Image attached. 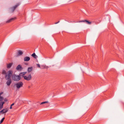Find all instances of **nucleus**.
I'll list each match as a JSON object with an SVG mask.
<instances>
[{"instance_id":"26","label":"nucleus","mask_w":124,"mask_h":124,"mask_svg":"<svg viewBox=\"0 0 124 124\" xmlns=\"http://www.w3.org/2000/svg\"><path fill=\"white\" fill-rule=\"evenodd\" d=\"M12 106H10V109H12Z\"/></svg>"},{"instance_id":"4","label":"nucleus","mask_w":124,"mask_h":124,"mask_svg":"<svg viewBox=\"0 0 124 124\" xmlns=\"http://www.w3.org/2000/svg\"><path fill=\"white\" fill-rule=\"evenodd\" d=\"M20 5V3H17L14 6L11 8L10 9V13L13 12L15 9Z\"/></svg>"},{"instance_id":"7","label":"nucleus","mask_w":124,"mask_h":124,"mask_svg":"<svg viewBox=\"0 0 124 124\" xmlns=\"http://www.w3.org/2000/svg\"><path fill=\"white\" fill-rule=\"evenodd\" d=\"M16 18L15 17L11 18L9 19L8 20H7V21H6V23H10V22L12 21H13L15 20H16Z\"/></svg>"},{"instance_id":"2","label":"nucleus","mask_w":124,"mask_h":124,"mask_svg":"<svg viewBox=\"0 0 124 124\" xmlns=\"http://www.w3.org/2000/svg\"><path fill=\"white\" fill-rule=\"evenodd\" d=\"M12 79L15 81H17L20 80L21 78V77L20 76H16L15 75H13L12 76Z\"/></svg>"},{"instance_id":"25","label":"nucleus","mask_w":124,"mask_h":124,"mask_svg":"<svg viewBox=\"0 0 124 124\" xmlns=\"http://www.w3.org/2000/svg\"><path fill=\"white\" fill-rule=\"evenodd\" d=\"M14 103H13L12 104H11V106H13L14 105Z\"/></svg>"},{"instance_id":"3","label":"nucleus","mask_w":124,"mask_h":124,"mask_svg":"<svg viewBox=\"0 0 124 124\" xmlns=\"http://www.w3.org/2000/svg\"><path fill=\"white\" fill-rule=\"evenodd\" d=\"M23 84L22 82H19L16 83L15 85L17 89H19L23 87Z\"/></svg>"},{"instance_id":"18","label":"nucleus","mask_w":124,"mask_h":124,"mask_svg":"<svg viewBox=\"0 0 124 124\" xmlns=\"http://www.w3.org/2000/svg\"><path fill=\"white\" fill-rule=\"evenodd\" d=\"M46 65H41V69H46Z\"/></svg>"},{"instance_id":"24","label":"nucleus","mask_w":124,"mask_h":124,"mask_svg":"<svg viewBox=\"0 0 124 124\" xmlns=\"http://www.w3.org/2000/svg\"><path fill=\"white\" fill-rule=\"evenodd\" d=\"M60 21H58V22H57L56 23H55V24H57L58 23H59V22Z\"/></svg>"},{"instance_id":"13","label":"nucleus","mask_w":124,"mask_h":124,"mask_svg":"<svg viewBox=\"0 0 124 124\" xmlns=\"http://www.w3.org/2000/svg\"><path fill=\"white\" fill-rule=\"evenodd\" d=\"M26 73V72H21L20 73L19 75V76H22L23 77V76H25L24 75Z\"/></svg>"},{"instance_id":"10","label":"nucleus","mask_w":124,"mask_h":124,"mask_svg":"<svg viewBox=\"0 0 124 124\" xmlns=\"http://www.w3.org/2000/svg\"><path fill=\"white\" fill-rule=\"evenodd\" d=\"M30 60V58L28 56L25 57L24 58V61H28Z\"/></svg>"},{"instance_id":"17","label":"nucleus","mask_w":124,"mask_h":124,"mask_svg":"<svg viewBox=\"0 0 124 124\" xmlns=\"http://www.w3.org/2000/svg\"><path fill=\"white\" fill-rule=\"evenodd\" d=\"M18 55H21L23 54V52L21 50H19L18 52Z\"/></svg>"},{"instance_id":"6","label":"nucleus","mask_w":124,"mask_h":124,"mask_svg":"<svg viewBox=\"0 0 124 124\" xmlns=\"http://www.w3.org/2000/svg\"><path fill=\"white\" fill-rule=\"evenodd\" d=\"M79 23L80 22H85L87 24H90L92 23V22H90L89 21L87 20H82L78 22Z\"/></svg>"},{"instance_id":"15","label":"nucleus","mask_w":124,"mask_h":124,"mask_svg":"<svg viewBox=\"0 0 124 124\" xmlns=\"http://www.w3.org/2000/svg\"><path fill=\"white\" fill-rule=\"evenodd\" d=\"M33 69V67H29L28 68V72H31L32 70Z\"/></svg>"},{"instance_id":"5","label":"nucleus","mask_w":124,"mask_h":124,"mask_svg":"<svg viewBox=\"0 0 124 124\" xmlns=\"http://www.w3.org/2000/svg\"><path fill=\"white\" fill-rule=\"evenodd\" d=\"M31 78L32 77L31 74H29L27 76H23L24 79L27 81L30 80Z\"/></svg>"},{"instance_id":"23","label":"nucleus","mask_w":124,"mask_h":124,"mask_svg":"<svg viewBox=\"0 0 124 124\" xmlns=\"http://www.w3.org/2000/svg\"><path fill=\"white\" fill-rule=\"evenodd\" d=\"M48 68H49V67L48 66H47L46 65V69H47Z\"/></svg>"},{"instance_id":"21","label":"nucleus","mask_w":124,"mask_h":124,"mask_svg":"<svg viewBox=\"0 0 124 124\" xmlns=\"http://www.w3.org/2000/svg\"><path fill=\"white\" fill-rule=\"evenodd\" d=\"M5 119L4 117L1 120L0 122V124Z\"/></svg>"},{"instance_id":"22","label":"nucleus","mask_w":124,"mask_h":124,"mask_svg":"<svg viewBox=\"0 0 124 124\" xmlns=\"http://www.w3.org/2000/svg\"><path fill=\"white\" fill-rule=\"evenodd\" d=\"M37 67L40 68V66L39 64H37Z\"/></svg>"},{"instance_id":"19","label":"nucleus","mask_w":124,"mask_h":124,"mask_svg":"<svg viewBox=\"0 0 124 124\" xmlns=\"http://www.w3.org/2000/svg\"><path fill=\"white\" fill-rule=\"evenodd\" d=\"M6 71L4 70H3L2 72V74H6Z\"/></svg>"},{"instance_id":"27","label":"nucleus","mask_w":124,"mask_h":124,"mask_svg":"<svg viewBox=\"0 0 124 124\" xmlns=\"http://www.w3.org/2000/svg\"><path fill=\"white\" fill-rule=\"evenodd\" d=\"M30 86H28V88H30Z\"/></svg>"},{"instance_id":"16","label":"nucleus","mask_w":124,"mask_h":124,"mask_svg":"<svg viewBox=\"0 0 124 124\" xmlns=\"http://www.w3.org/2000/svg\"><path fill=\"white\" fill-rule=\"evenodd\" d=\"M13 63H12L8 64L7 65V68H10L12 65Z\"/></svg>"},{"instance_id":"12","label":"nucleus","mask_w":124,"mask_h":124,"mask_svg":"<svg viewBox=\"0 0 124 124\" xmlns=\"http://www.w3.org/2000/svg\"><path fill=\"white\" fill-rule=\"evenodd\" d=\"M22 69H23V68L20 65H18L16 68V69L17 70H20Z\"/></svg>"},{"instance_id":"14","label":"nucleus","mask_w":124,"mask_h":124,"mask_svg":"<svg viewBox=\"0 0 124 124\" xmlns=\"http://www.w3.org/2000/svg\"><path fill=\"white\" fill-rule=\"evenodd\" d=\"M31 56L34 58L37 59L38 57V56L36 55L35 53H33L31 55Z\"/></svg>"},{"instance_id":"9","label":"nucleus","mask_w":124,"mask_h":124,"mask_svg":"<svg viewBox=\"0 0 124 124\" xmlns=\"http://www.w3.org/2000/svg\"><path fill=\"white\" fill-rule=\"evenodd\" d=\"M4 103V101H2L0 103V110H1L3 108V104Z\"/></svg>"},{"instance_id":"11","label":"nucleus","mask_w":124,"mask_h":124,"mask_svg":"<svg viewBox=\"0 0 124 124\" xmlns=\"http://www.w3.org/2000/svg\"><path fill=\"white\" fill-rule=\"evenodd\" d=\"M8 80L6 83V84L8 86H9L11 83L12 82L10 79H9Z\"/></svg>"},{"instance_id":"20","label":"nucleus","mask_w":124,"mask_h":124,"mask_svg":"<svg viewBox=\"0 0 124 124\" xmlns=\"http://www.w3.org/2000/svg\"><path fill=\"white\" fill-rule=\"evenodd\" d=\"M48 103V101H45L42 102L40 104H44L46 103Z\"/></svg>"},{"instance_id":"8","label":"nucleus","mask_w":124,"mask_h":124,"mask_svg":"<svg viewBox=\"0 0 124 124\" xmlns=\"http://www.w3.org/2000/svg\"><path fill=\"white\" fill-rule=\"evenodd\" d=\"M8 111V109L7 108H6L5 109H3L1 110L0 111V112L2 114H3L5 113H7Z\"/></svg>"},{"instance_id":"28","label":"nucleus","mask_w":124,"mask_h":124,"mask_svg":"<svg viewBox=\"0 0 124 124\" xmlns=\"http://www.w3.org/2000/svg\"><path fill=\"white\" fill-rule=\"evenodd\" d=\"M74 22H75V23H76V22H75V21H74Z\"/></svg>"},{"instance_id":"1","label":"nucleus","mask_w":124,"mask_h":124,"mask_svg":"<svg viewBox=\"0 0 124 124\" xmlns=\"http://www.w3.org/2000/svg\"><path fill=\"white\" fill-rule=\"evenodd\" d=\"M13 73V72L12 70H9L6 73L5 76V79L8 80L10 78L11 76Z\"/></svg>"}]
</instances>
